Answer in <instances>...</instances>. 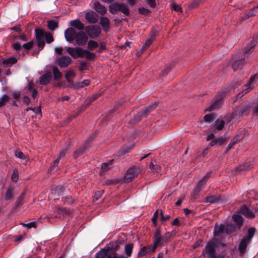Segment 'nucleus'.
<instances>
[{"mask_svg":"<svg viewBox=\"0 0 258 258\" xmlns=\"http://www.w3.org/2000/svg\"><path fill=\"white\" fill-rule=\"evenodd\" d=\"M64 37L67 41L71 43L75 40L77 44L80 46L84 45L87 43L88 38L83 31L78 33L73 28H68L64 32Z\"/></svg>","mask_w":258,"mask_h":258,"instance_id":"1","label":"nucleus"},{"mask_svg":"<svg viewBox=\"0 0 258 258\" xmlns=\"http://www.w3.org/2000/svg\"><path fill=\"white\" fill-rule=\"evenodd\" d=\"M234 222L233 224L228 225L225 229L228 234H231L236 232L237 230L240 229L243 223V219L239 214H235L232 216Z\"/></svg>","mask_w":258,"mask_h":258,"instance_id":"2","label":"nucleus"},{"mask_svg":"<svg viewBox=\"0 0 258 258\" xmlns=\"http://www.w3.org/2000/svg\"><path fill=\"white\" fill-rule=\"evenodd\" d=\"M109 11L112 14H116L120 12L125 16H128L130 10L128 6L123 3H114L109 6Z\"/></svg>","mask_w":258,"mask_h":258,"instance_id":"3","label":"nucleus"},{"mask_svg":"<svg viewBox=\"0 0 258 258\" xmlns=\"http://www.w3.org/2000/svg\"><path fill=\"white\" fill-rule=\"evenodd\" d=\"M217 240L216 238H213L209 241L206 245L203 253H206L208 258H219L216 255V245Z\"/></svg>","mask_w":258,"mask_h":258,"instance_id":"4","label":"nucleus"},{"mask_svg":"<svg viewBox=\"0 0 258 258\" xmlns=\"http://www.w3.org/2000/svg\"><path fill=\"white\" fill-rule=\"evenodd\" d=\"M141 172V169L140 167L133 166L130 168L124 175V181L126 182H129L132 181Z\"/></svg>","mask_w":258,"mask_h":258,"instance_id":"5","label":"nucleus"},{"mask_svg":"<svg viewBox=\"0 0 258 258\" xmlns=\"http://www.w3.org/2000/svg\"><path fill=\"white\" fill-rule=\"evenodd\" d=\"M35 37L37 41V45L40 50H42L45 44L44 30L41 29H36Z\"/></svg>","mask_w":258,"mask_h":258,"instance_id":"6","label":"nucleus"},{"mask_svg":"<svg viewBox=\"0 0 258 258\" xmlns=\"http://www.w3.org/2000/svg\"><path fill=\"white\" fill-rule=\"evenodd\" d=\"M85 31L90 38H95L99 36L101 28L98 25H91L87 26Z\"/></svg>","mask_w":258,"mask_h":258,"instance_id":"7","label":"nucleus"},{"mask_svg":"<svg viewBox=\"0 0 258 258\" xmlns=\"http://www.w3.org/2000/svg\"><path fill=\"white\" fill-rule=\"evenodd\" d=\"M67 51L74 58L83 57V50L80 47H67Z\"/></svg>","mask_w":258,"mask_h":258,"instance_id":"8","label":"nucleus"},{"mask_svg":"<svg viewBox=\"0 0 258 258\" xmlns=\"http://www.w3.org/2000/svg\"><path fill=\"white\" fill-rule=\"evenodd\" d=\"M228 92V89L227 88L223 89L220 93L223 94V96L221 97V98L215 101L213 104H212L208 108L205 109V111H211L214 109H217L222 104L221 98L223 96H225V94Z\"/></svg>","mask_w":258,"mask_h":258,"instance_id":"9","label":"nucleus"},{"mask_svg":"<svg viewBox=\"0 0 258 258\" xmlns=\"http://www.w3.org/2000/svg\"><path fill=\"white\" fill-rule=\"evenodd\" d=\"M57 63L60 68H66L72 63L71 58L67 55H63L57 59Z\"/></svg>","mask_w":258,"mask_h":258,"instance_id":"10","label":"nucleus"},{"mask_svg":"<svg viewBox=\"0 0 258 258\" xmlns=\"http://www.w3.org/2000/svg\"><path fill=\"white\" fill-rule=\"evenodd\" d=\"M162 238L160 230L158 229L156 231L154 235V241L152 246V251L154 252L159 244L162 245Z\"/></svg>","mask_w":258,"mask_h":258,"instance_id":"11","label":"nucleus"},{"mask_svg":"<svg viewBox=\"0 0 258 258\" xmlns=\"http://www.w3.org/2000/svg\"><path fill=\"white\" fill-rule=\"evenodd\" d=\"M250 52L249 49H247L244 51L243 53V57L241 59L236 60L232 64V68L234 71H236L240 67L242 66L244 64V57L247 53Z\"/></svg>","mask_w":258,"mask_h":258,"instance_id":"12","label":"nucleus"},{"mask_svg":"<svg viewBox=\"0 0 258 258\" xmlns=\"http://www.w3.org/2000/svg\"><path fill=\"white\" fill-rule=\"evenodd\" d=\"M240 212L246 217L253 218L255 217L254 212L249 209L246 205H243L240 207Z\"/></svg>","mask_w":258,"mask_h":258,"instance_id":"13","label":"nucleus"},{"mask_svg":"<svg viewBox=\"0 0 258 258\" xmlns=\"http://www.w3.org/2000/svg\"><path fill=\"white\" fill-rule=\"evenodd\" d=\"M85 18L87 21L91 23H95L98 21L99 15L93 11L87 13Z\"/></svg>","mask_w":258,"mask_h":258,"instance_id":"14","label":"nucleus"},{"mask_svg":"<svg viewBox=\"0 0 258 258\" xmlns=\"http://www.w3.org/2000/svg\"><path fill=\"white\" fill-rule=\"evenodd\" d=\"M250 242V241L243 237L242 238L238 247V250L239 251L241 254L242 255L245 253L247 246Z\"/></svg>","mask_w":258,"mask_h":258,"instance_id":"15","label":"nucleus"},{"mask_svg":"<svg viewBox=\"0 0 258 258\" xmlns=\"http://www.w3.org/2000/svg\"><path fill=\"white\" fill-rule=\"evenodd\" d=\"M51 78V72H48L39 78V83L42 85H46L49 83Z\"/></svg>","mask_w":258,"mask_h":258,"instance_id":"16","label":"nucleus"},{"mask_svg":"<svg viewBox=\"0 0 258 258\" xmlns=\"http://www.w3.org/2000/svg\"><path fill=\"white\" fill-rule=\"evenodd\" d=\"M25 195V192H22L21 195L17 199V200L15 203V205L12 208V210L14 212H15L17 209L20 208L23 205Z\"/></svg>","mask_w":258,"mask_h":258,"instance_id":"17","label":"nucleus"},{"mask_svg":"<svg viewBox=\"0 0 258 258\" xmlns=\"http://www.w3.org/2000/svg\"><path fill=\"white\" fill-rule=\"evenodd\" d=\"M249 106L247 105H241L236 111V114H238L239 116H244L247 115L249 114Z\"/></svg>","mask_w":258,"mask_h":258,"instance_id":"18","label":"nucleus"},{"mask_svg":"<svg viewBox=\"0 0 258 258\" xmlns=\"http://www.w3.org/2000/svg\"><path fill=\"white\" fill-rule=\"evenodd\" d=\"M94 9L95 10L101 15H104L107 12V9L105 6L102 5L100 3L96 2L94 3Z\"/></svg>","mask_w":258,"mask_h":258,"instance_id":"19","label":"nucleus"},{"mask_svg":"<svg viewBox=\"0 0 258 258\" xmlns=\"http://www.w3.org/2000/svg\"><path fill=\"white\" fill-rule=\"evenodd\" d=\"M255 77V75H253V76H251L248 82L245 85V86L247 88L245 89H244V90L239 92L237 95V97H239L240 98H241L244 94L247 93L248 92H249L252 89V88L250 86V84L252 83V82Z\"/></svg>","mask_w":258,"mask_h":258,"instance_id":"20","label":"nucleus"},{"mask_svg":"<svg viewBox=\"0 0 258 258\" xmlns=\"http://www.w3.org/2000/svg\"><path fill=\"white\" fill-rule=\"evenodd\" d=\"M226 228L223 224H216L214 227V235L215 236H219L225 230Z\"/></svg>","mask_w":258,"mask_h":258,"instance_id":"21","label":"nucleus"},{"mask_svg":"<svg viewBox=\"0 0 258 258\" xmlns=\"http://www.w3.org/2000/svg\"><path fill=\"white\" fill-rule=\"evenodd\" d=\"M70 24L72 27L77 28L81 31H82L81 30H84L85 28L84 25L79 19L71 21L70 23Z\"/></svg>","mask_w":258,"mask_h":258,"instance_id":"22","label":"nucleus"},{"mask_svg":"<svg viewBox=\"0 0 258 258\" xmlns=\"http://www.w3.org/2000/svg\"><path fill=\"white\" fill-rule=\"evenodd\" d=\"M158 104L159 103L158 102H155L148 107L145 108V109L142 111L144 116H147L150 112L154 110L158 106Z\"/></svg>","mask_w":258,"mask_h":258,"instance_id":"23","label":"nucleus"},{"mask_svg":"<svg viewBox=\"0 0 258 258\" xmlns=\"http://www.w3.org/2000/svg\"><path fill=\"white\" fill-rule=\"evenodd\" d=\"M152 245H149V246H145L143 247L140 250L138 254V257L139 258L142 257L145 255L146 253H147L150 251H152Z\"/></svg>","mask_w":258,"mask_h":258,"instance_id":"24","label":"nucleus"},{"mask_svg":"<svg viewBox=\"0 0 258 258\" xmlns=\"http://www.w3.org/2000/svg\"><path fill=\"white\" fill-rule=\"evenodd\" d=\"M17 62V59L14 56L10 57L8 59L3 60V64L6 67H9L16 63Z\"/></svg>","mask_w":258,"mask_h":258,"instance_id":"25","label":"nucleus"},{"mask_svg":"<svg viewBox=\"0 0 258 258\" xmlns=\"http://www.w3.org/2000/svg\"><path fill=\"white\" fill-rule=\"evenodd\" d=\"M109 20L107 17H101L100 24L103 27L104 31H107L109 27Z\"/></svg>","mask_w":258,"mask_h":258,"instance_id":"26","label":"nucleus"},{"mask_svg":"<svg viewBox=\"0 0 258 258\" xmlns=\"http://www.w3.org/2000/svg\"><path fill=\"white\" fill-rule=\"evenodd\" d=\"M144 116L143 112H139L130 120V123L134 125L140 121Z\"/></svg>","mask_w":258,"mask_h":258,"instance_id":"27","label":"nucleus"},{"mask_svg":"<svg viewBox=\"0 0 258 258\" xmlns=\"http://www.w3.org/2000/svg\"><path fill=\"white\" fill-rule=\"evenodd\" d=\"M85 56L88 60H92L96 57V54L94 53H92L88 50H83V57Z\"/></svg>","mask_w":258,"mask_h":258,"instance_id":"28","label":"nucleus"},{"mask_svg":"<svg viewBox=\"0 0 258 258\" xmlns=\"http://www.w3.org/2000/svg\"><path fill=\"white\" fill-rule=\"evenodd\" d=\"M86 147L85 146H81L78 149L76 150L74 153V158L76 159L82 155L85 151Z\"/></svg>","mask_w":258,"mask_h":258,"instance_id":"29","label":"nucleus"},{"mask_svg":"<svg viewBox=\"0 0 258 258\" xmlns=\"http://www.w3.org/2000/svg\"><path fill=\"white\" fill-rule=\"evenodd\" d=\"M239 137V135H237L235 137H234L231 140V142L229 144L228 147H227L225 152H227L229 150H230L232 147L235 145L239 140L238 138Z\"/></svg>","mask_w":258,"mask_h":258,"instance_id":"30","label":"nucleus"},{"mask_svg":"<svg viewBox=\"0 0 258 258\" xmlns=\"http://www.w3.org/2000/svg\"><path fill=\"white\" fill-rule=\"evenodd\" d=\"M99 96L100 94H93L88 100L85 101L83 105L87 108L92 102L97 99Z\"/></svg>","mask_w":258,"mask_h":258,"instance_id":"31","label":"nucleus"},{"mask_svg":"<svg viewBox=\"0 0 258 258\" xmlns=\"http://www.w3.org/2000/svg\"><path fill=\"white\" fill-rule=\"evenodd\" d=\"M52 73L54 80H58L62 78V74L59 72L57 67L54 66L52 68Z\"/></svg>","mask_w":258,"mask_h":258,"instance_id":"32","label":"nucleus"},{"mask_svg":"<svg viewBox=\"0 0 258 258\" xmlns=\"http://www.w3.org/2000/svg\"><path fill=\"white\" fill-rule=\"evenodd\" d=\"M47 26L50 30L53 31L58 27V24L54 20H49L47 22Z\"/></svg>","mask_w":258,"mask_h":258,"instance_id":"33","label":"nucleus"},{"mask_svg":"<svg viewBox=\"0 0 258 258\" xmlns=\"http://www.w3.org/2000/svg\"><path fill=\"white\" fill-rule=\"evenodd\" d=\"M255 232V228L251 227L248 229L247 231V236L243 237V238L246 239L247 240L249 241H251V239L253 237V235H254V233Z\"/></svg>","mask_w":258,"mask_h":258,"instance_id":"34","label":"nucleus"},{"mask_svg":"<svg viewBox=\"0 0 258 258\" xmlns=\"http://www.w3.org/2000/svg\"><path fill=\"white\" fill-rule=\"evenodd\" d=\"M10 97L8 95H4L0 99V108L4 106L9 101Z\"/></svg>","mask_w":258,"mask_h":258,"instance_id":"35","label":"nucleus"},{"mask_svg":"<svg viewBox=\"0 0 258 258\" xmlns=\"http://www.w3.org/2000/svg\"><path fill=\"white\" fill-rule=\"evenodd\" d=\"M256 12V11L255 10V9L254 8H253L245 15H244L243 17H242V20L243 21L246 20V19H248L249 18L255 16Z\"/></svg>","mask_w":258,"mask_h":258,"instance_id":"36","label":"nucleus"},{"mask_svg":"<svg viewBox=\"0 0 258 258\" xmlns=\"http://www.w3.org/2000/svg\"><path fill=\"white\" fill-rule=\"evenodd\" d=\"M149 168L151 170H152L154 173H159L161 170V166L157 165L154 164L153 162L150 163Z\"/></svg>","mask_w":258,"mask_h":258,"instance_id":"37","label":"nucleus"},{"mask_svg":"<svg viewBox=\"0 0 258 258\" xmlns=\"http://www.w3.org/2000/svg\"><path fill=\"white\" fill-rule=\"evenodd\" d=\"M220 199L216 196H209L206 198V202L213 204L219 201Z\"/></svg>","mask_w":258,"mask_h":258,"instance_id":"38","label":"nucleus"},{"mask_svg":"<svg viewBox=\"0 0 258 258\" xmlns=\"http://www.w3.org/2000/svg\"><path fill=\"white\" fill-rule=\"evenodd\" d=\"M15 155L17 158H20L21 159H23V160L27 159V161H29V160H30L29 157L23 154V153L22 151H21L20 150H17V151H16L15 153Z\"/></svg>","mask_w":258,"mask_h":258,"instance_id":"39","label":"nucleus"},{"mask_svg":"<svg viewBox=\"0 0 258 258\" xmlns=\"http://www.w3.org/2000/svg\"><path fill=\"white\" fill-rule=\"evenodd\" d=\"M173 66L174 64L173 63H170L169 66L166 67L162 71L161 76H165L168 74L173 67Z\"/></svg>","mask_w":258,"mask_h":258,"instance_id":"40","label":"nucleus"},{"mask_svg":"<svg viewBox=\"0 0 258 258\" xmlns=\"http://www.w3.org/2000/svg\"><path fill=\"white\" fill-rule=\"evenodd\" d=\"M134 244L129 243L125 246V252L127 256H130L132 253Z\"/></svg>","mask_w":258,"mask_h":258,"instance_id":"41","label":"nucleus"},{"mask_svg":"<svg viewBox=\"0 0 258 258\" xmlns=\"http://www.w3.org/2000/svg\"><path fill=\"white\" fill-rule=\"evenodd\" d=\"M108 250L105 249H101L96 254V258H105L107 255Z\"/></svg>","mask_w":258,"mask_h":258,"instance_id":"42","label":"nucleus"},{"mask_svg":"<svg viewBox=\"0 0 258 258\" xmlns=\"http://www.w3.org/2000/svg\"><path fill=\"white\" fill-rule=\"evenodd\" d=\"M98 46V43L94 40H90L88 42V48L90 50H94Z\"/></svg>","mask_w":258,"mask_h":258,"instance_id":"43","label":"nucleus"},{"mask_svg":"<svg viewBox=\"0 0 258 258\" xmlns=\"http://www.w3.org/2000/svg\"><path fill=\"white\" fill-rule=\"evenodd\" d=\"M44 35L45 40H46L47 43H50L53 41L54 39L53 36L49 32L44 31Z\"/></svg>","mask_w":258,"mask_h":258,"instance_id":"44","label":"nucleus"},{"mask_svg":"<svg viewBox=\"0 0 258 258\" xmlns=\"http://www.w3.org/2000/svg\"><path fill=\"white\" fill-rule=\"evenodd\" d=\"M171 234L169 232L165 233L164 236L162 238V246H164L167 244L168 240L170 238Z\"/></svg>","mask_w":258,"mask_h":258,"instance_id":"45","label":"nucleus"},{"mask_svg":"<svg viewBox=\"0 0 258 258\" xmlns=\"http://www.w3.org/2000/svg\"><path fill=\"white\" fill-rule=\"evenodd\" d=\"M14 196L12 191V189L11 187H9L7 188L6 195H5V199L7 200L13 199Z\"/></svg>","mask_w":258,"mask_h":258,"instance_id":"46","label":"nucleus"},{"mask_svg":"<svg viewBox=\"0 0 258 258\" xmlns=\"http://www.w3.org/2000/svg\"><path fill=\"white\" fill-rule=\"evenodd\" d=\"M11 178L13 182H17L19 179V173L18 170L17 169H14Z\"/></svg>","mask_w":258,"mask_h":258,"instance_id":"47","label":"nucleus"},{"mask_svg":"<svg viewBox=\"0 0 258 258\" xmlns=\"http://www.w3.org/2000/svg\"><path fill=\"white\" fill-rule=\"evenodd\" d=\"M59 161V159H56L55 161H53V164L51 165V167L49 168V172L50 173L52 172H54L55 168L57 167V164Z\"/></svg>","mask_w":258,"mask_h":258,"instance_id":"48","label":"nucleus"},{"mask_svg":"<svg viewBox=\"0 0 258 258\" xmlns=\"http://www.w3.org/2000/svg\"><path fill=\"white\" fill-rule=\"evenodd\" d=\"M201 189L199 187H196L192 192V197L195 199H196L200 195Z\"/></svg>","mask_w":258,"mask_h":258,"instance_id":"49","label":"nucleus"},{"mask_svg":"<svg viewBox=\"0 0 258 258\" xmlns=\"http://www.w3.org/2000/svg\"><path fill=\"white\" fill-rule=\"evenodd\" d=\"M139 13L141 15H144L145 16H147L149 14V13L151 12V11L144 8H140L138 9Z\"/></svg>","mask_w":258,"mask_h":258,"instance_id":"50","label":"nucleus"},{"mask_svg":"<svg viewBox=\"0 0 258 258\" xmlns=\"http://www.w3.org/2000/svg\"><path fill=\"white\" fill-rule=\"evenodd\" d=\"M21 224L23 226L26 227L29 229L31 228L32 227L36 228V227H37L36 222H35V221H33V222H30V223H27V224L21 223Z\"/></svg>","mask_w":258,"mask_h":258,"instance_id":"51","label":"nucleus"},{"mask_svg":"<svg viewBox=\"0 0 258 258\" xmlns=\"http://www.w3.org/2000/svg\"><path fill=\"white\" fill-rule=\"evenodd\" d=\"M227 140V139L223 138V137H220L219 138L216 139L217 141V144L219 146H221L222 145H224L226 143V141Z\"/></svg>","mask_w":258,"mask_h":258,"instance_id":"52","label":"nucleus"},{"mask_svg":"<svg viewBox=\"0 0 258 258\" xmlns=\"http://www.w3.org/2000/svg\"><path fill=\"white\" fill-rule=\"evenodd\" d=\"M33 44H34V41H31L29 42L28 43L24 44L22 46L26 50H28L32 48Z\"/></svg>","mask_w":258,"mask_h":258,"instance_id":"53","label":"nucleus"},{"mask_svg":"<svg viewBox=\"0 0 258 258\" xmlns=\"http://www.w3.org/2000/svg\"><path fill=\"white\" fill-rule=\"evenodd\" d=\"M204 119L206 122H211L214 119V115L212 114H208L205 115Z\"/></svg>","mask_w":258,"mask_h":258,"instance_id":"54","label":"nucleus"},{"mask_svg":"<svg viewBox=\"0 0 258 258\" xmlns=\"http://www.w3.org/2000/svg\"><path fill=\"white\" fill-rule=\"evenodd\" d=\"M56 212L58 214L61 215H66L69 213L68 211L66 209L60 207L57 208Z\"/></svg>","mask_w":258,"mask_h":258,"instance_id":"55","label":"nucleus"},{"mask_svg":"<svg viewBox=\"0 0 258 258\" xmlns=\"http://www.w3.org/2000/svg\"><path fill=\"white\" fill-rule=\"evenodd\" d=\"M86 108V107H85L84 105L78 108V111L73 115L74 118L78 116L79 115L80 113L81 112L83 111Z\"/></svg>","mask_w":258,"mask_h":258,"instance_id":"56","label":"nucleus"},{"mask_svg":"<svg viewBox=\"0 0 258 258\" xmlns=\"http://www.w3.org/2000/svg\"><path fill=\"white\" fill-rule=\"evenodd\" d=\"M158 31L153 29L150 33V38L149 39H151L153 40L154 38L158 35Z\"/></svg>","mask_w":258,"mask_h":258,"instance_id":"57","label":"nucleus"},{"mask_svg":"<svg viewBox=\"0 0 258 258\" xmlns=\"http://www.w3.org/2000/svg\"><path fill=\"white\" fill-rule=\"evenodd\" d=\"M200 3V0H194L193 2L189 6V9H195L197 8Z\"/></svg>","mask_w":258,"mask_h":258,"instance_id":"58","label":"nucleus"},{"mask_svg":"<svg viewBox=\"0 0 258 258\" xmlns=\"http://www.w3.org/2000/svg\"><path fill=\"white\" fill-rule=\"evenodd\" d=\"M103 192V190H99L95 192L94 197L96 201H97L100 198Z\"/></svg>","mask_w":258,"mask_h":258,"instance_id":"59","label":"nucleus"},{"mask_svg":"<svg viewBox=\"0 0 258 258\" xmlns=\"http://www.w3.org/2000/svg\"><path fill=\"white\" fill-rule=\"evenodd\" d=\"M87 66V62L85 61H81L80 62V67H79V70L83 71L84 70H86V67Z\"/></svg>","mask_w":258,"mask_h":258,"instance_id":"60","label":"nucleus"},{"mask_svg":"<svg viewBox=\"0 0 258 258\" xmlns=\"http://www.w3.org/2000/svg\"><path fill=\"white\" fill-rule=\"evenodd\" d=\"M206 182L207 181L205 180V179L202 178L198 182L197 187H200L201 189L205 185Z\"/></svg>","mask_w":258,"mask_h":258,"instance_id":"61","label":"nucleus"},{"mask_svg":"<svg viewBox=\"0 0 258 258\" xmlns=\"http://www.w3.org/2000/svg\"><path fill=\"white\" fill-rule=\"evenodd\" d=\"M76 74L75 73L73 70H70L69 71H68L65 75V78L67 77H74L75 76Z\"/></svg>","mask_w":258,"mask_h":258,"instance_id":"62","label":"nucleus"},{"mask_svg":"<svg viewBox=\"0 0 258 258\" xmlns=\"http://www.w3.org/2000/svg\"><path fill=\"white\" fill-rule=\"evenodd\" d=\"M109 164L107 163H103L102 164L101 166V171L102 172H105L109 169Z\"/></svg>","mask_w":258,"mask_h":258,"instance_id":"63","label":"nucleus"},{"mask_svg":"<svg viewBox=\"0 0 258 258\" xmlns=\"http://www.w3.org/2000/svg\"><path fill=\"white\" fill-rule=\"evenodd\" d=\"M252 114L254 116H258V103L253 107Z\"/></svg>","mask_w":258,"mask_h":258,"instance_id":"64","label":"nucleus"}]
</instances>
